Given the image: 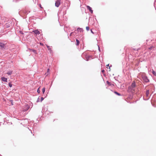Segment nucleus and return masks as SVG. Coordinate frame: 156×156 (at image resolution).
<instances>
[{"mask_svg":"<svg viewBox=\"0 0 156 156\" xmlns=\"http://www.w3.org/2000/svg\"><path fill=\"white\" fill-rule=\"evenodd\" d=\"M136 87V85L135 81H133L131 84L128 87L127 91L128 92L132 93H134Z\"/></svg>","mask_w":156,"mask_h":156,"instance_id":"nucleus-1","label":"nucleus"},{"mask_svg":"<svg viewBox=\"0 0 156 156\" xmlns=\"http://www.w3.org/2000/svg\"><path fill=\"white\" fill-rule=\"evenodd\" d=\"M142 78L143 80L146 82H149V80L147 78V77L145 75H143Z\"/></svg>","mask_w":156,"mask_h":156,"instance_id":"nucleus-2","label":"nucleus"},{"mask_svg":"<svg viewBox=\"0 0 156 156\" xmlns=\"http://www.w3.org/2000/svg\"><path fill=\"white\" fill-rule=\"evenodd\" d=\"M60 4V0H57L55 3V6L57 7H58Z\"/></svg>","mask_w":156,"mask_h":156,"instance_id":"nucleus-3","label":"nucleus"},{"mask_svg":"<svg viewBox=\"0 0 156 156\" xmlns=\"http://www.w3.org/2000/svg\"><path fill=\"white\" fill-rule=\"evenodd\" d=\"M34 32L35 34L36 35H38L40 34V32L39 31H38L37 30H35L33 31H32Z\"/></svg>","mask_w":156,"mask_h":156,"instance_id":"nucleus-4","label":"nucleus"},{"mask_svg":"<svg viewBox=\"0 0 156 156\" xmlns=\"http://www.w3.org/2000/svg\"><path fill=\"white\" fill-rule=\"evenodd\" d=\"M1 80L2 81H3L4 82H7V78L5 77H1Z\"/></svg>","mask_w":156,"mask_h":156,"instance_id":"nucleus-5","label":"nucleus"},{"mask_svg":"<svg viewBox=\"0 0 156 156\" xmlns=\"http://www.w3.org/2000/svg\"><path fill=\"white\" fill-rule=\"evenodd\" d=\"M87 8L91 12V13H93V11L92 10L91 7H90L88 5L87 6Z\"/></svg>","mask_w":156,"mask_h":156,"instance_id":"nucleus-6","label":"nucleus"},{"mask_svg":"<svg viewBox=\"0 0 156 156\" xmlns=\"http://www.w3.org/2000/svg\"><path fill=\"white\" fill-rule=\"evenodd\" d=\"M29 50H30V51H32L35 54H37V51H36V50H35L31 49H29Z\"/></svg>","mask_w":156,"mask_h":156,"instance_id":"nucleus-7","label":"nucleus"},{"mask_svg":"<svg viewBox=\"0 0 156 156\" xmlns=\"http://www.w3.org/2000/svg\"><path fill=\"white\" fill-rule=\"evenodd\" d=\"M76 45H77V46L79 45V44H80L79 41L77 39H76Z\"/></svg>","mask_w":156,"mask_h":156,"instance_id":"nucleus-8","label":"nucleus"},{"mask_svg":"<svg viewBox=\"0 0 156 156\" xmlns=\"http://www.w3.org/2000/svg\"><path fill=\"white\" fill-rule=\"evenodd\" d=\"M46 46L48 50L50 51H51V48L48 45H46Z\"/></svg>","mask_w":156,"mask_h":156,"instance_id":"nucleus-9","label":"nucleus"},{"mask_svg":"<svg viewBox=\"0 0 156 156\" xmlns=\"http://www.w3.org/2000/svg\"><path fill=\"white\" fill-rule=\"evenodd\" d=\"M12 71H10L9 72H8L7 73V74H8L9 75H11L12 74Z\"/></svg>","mask_w":156,"mask_h":156,"instance_id":"nucleus-10","label":"nucleus"},{"mask_svg":"<svg viewBox=\"0 0 156 156\" xmlns=\"http://www.w3.org/2000/svg\"><path fill=\"white\" fill-rule=\"evenodd\" d=\"M77 30L78 31H80V32H81L82 31H83V30L82 28H78L77 29Z\"/></svg>","mask_w":156,"mask_h":156,"instance_id":"nucleus-11","label":"nucleus"},{"mask_svg":"<svg viewBox=\"0 0 156 156\" xmlns=\"http://www.w3.org/2000/svg\"><path fill=\"white\" fill-rule=\"evenodd\" d=\"M0 47L2 48H4L5 44L2 43H0Z\"/></svg>","mask_w":156,"mask_h":156,"instance_id":"nucleus-12","label":"nucleus"},{"mask_svg":"<svg viewBox=\"0 0 156 156\" xmlns=\"http://www.w3.org/2000/svg\"><path fill=\"white\" fill-rule=\"evenodd\" d=\"M152 73L153 75L156 76V72L155 71L153 70Z\"/></svg>","mask_w":156,"mask_h":156,"instance_id":"nucleus-13","label":"nucleus"},{"mask_svg":"<svg viewBox=\"0 0 156 156\" xmlns=\"http://www.w3.org/2000/svg\"><path fill=\"white\" fill-rule=\"evenodd\" d=\"M149 94V90H147L146 91V94L147 96Z\"/></svg>","mask_w":156,"mask_h":156,"instance_id":"nucleus-14","label":"nucleus"},{"mask_svg":"<svg viewBox=\"0 0 156 156\" xmlns=\"http://www.w3.org/2000/svg\"><path fill=\"white\" fill-rule=\"evenodd\" d=\"M42 91L43 94H44L45 91V88L44 87L43 88Z\"/></svg>","mask_w":156,"mask_h":156,"instance_id":"nucleus-15","label":"nucleus"},{"mask_svg":"<svg viewBox=\"0 0 156 156\" xmlns=\"http://www.w3.org/2000/svg\"><path fill=\"white\" fill-rule=\"evenodd\" d=\"M106 83L108 84V85H109V86H111L112 85V84H111L109 82H108V81H106Z\"/></svg>","mask_w":156,"mask_h":156,"instance_id":"nucleus-16","label":"nucleus"},{"mask_svg":"<svg viewBox=\"0 0 156 156\" xmlns=\"http://www.w3.org/2000/svg\"><path fill=\"white\" fill-rule=\"evenodd\" d=\"M115 93L118 95L120 96L121 95L119 93H118L116 91L115 92Z\"/></svg>","mask_w":156,"mask_h":156,"instance_id":"nucleus-17","label":"nucleus"},{"mask_svg":"<svg viewBox=\"0 0 156 156\" xmlns=\"http://www.w3.org/2000/svg\"><path fill=\"white\" fill-rule=\"evenodd\" d=\"M86 29L88 31L89 30L90 28L89 27H86Z\"/></svg>","mask_w":156,"mask_h":156,"instance_id":"nucleus-18","label":"nucleus"},{"mask_svg":"<svg viewBox=\"0 0 156 156\" xmlns=\"http://www.w3.org/2000/svg\"><path fill=\"white\" fill-rule=\"evenodd\" d=\"M9 86L10 87H12V84L10 82L9 83Z\"/></svg>","mask_w":156,"mask_h":156,"instance_id":"nucleus-19","label":"nucleus"},{"mask_svg":"<svg viewBox=\"0 0 156 156\" xmlns=\"http://www.w3.org/2000/svg\"><path fill=\"white\" fill-rule=\"evenodd\" d=\"M49 69H48V70H47L48 74H47V75H48L49 74Z\"/></svg>","mask_w":156,"mask_h":156,"instance_id":"nucleus-20","label":"nucleus"},{"mask_svg":"<svg viewBox=\"0 0 156 156\" xmlns=\"http://www.w3.org/2000/svg\"><path fill=\"white\" fill-rule=\"evenodd\" d=\"M37 92L38 93H39L40 92V90H39V88H38L37 90Z\"/></svg>","mask_w":156,"mask_h":156,"instance_id":"nucleus-21","label":"nucleus"},{"mask_svg":"<svg viewBox=\"0 0 156 156\" xmlns=\"http://www.w3.org/2000/svg\"><path fill=\"white\" fill-rule=\"evenodd\" d=\"M153 48V47H152V46L150 47V48H149V49L150 50H151V49H152V48Z\"/></svg>","mask_w":156,"mask_h":156,"instance_id":"nucleus-22","label":"nucleus"},{"mask_svg":"<svg viewBox=\"0 0 156 156\" xmlns=\"http://www.w3.org/2000/svg\"><path fill=\"white\" fill-rule=\"evenodd\" d=\"M44 100V98L43 97L41 98V101H42Z\"/></svg>","mask_w":156,"mask_h":156,"instance_id":"nucleus-23","label":"nucleus"},{"mask_svg":"<svg viewBox=\"0 0 156 156\" xmlns=\"http://www.w3.org/2000/svg\"><path fill=\"white\" fill-rule=\"evenodd\" d=\"M40 44L41 45H42V46H43L44 45V44L43 43H40Z\"/></svg>","mask_w":156,"mask_h":156,"instance_id":"nucleus-24","label":"nucleus"},{"mask_svg":"<svg viewBox=\"0 0 156 156\" xmlns=\"http://www.w3.org/2000/svg\"><path fill=\"white\" fill-rule=\"evenodd\" d=\"M39 5H40V7L41 8H42V7H41V5L40 4Z\"/></svg>","mask_w":156,"mask_h":156,"instance_id":"nucleus-25","label":"nucleus"},{"mask_svg":"<svg viewBox=\"0 0 156 156\" xmlns=\"http://www.w3.org/2000/svg\"><path fill=\"white\" fill-rule=\"evenodd\" d=\"M104 72H105V70H102V73H104Z\"/></svg>","mask_w":156,"mask_h":156,"instance_id":"nucleus-26","label":"nucleus"},{"mask_svg":"<svg viewBox=\"0 0 156 156\" xmlns=\"http://www.w3.org/2000/svg\"><path fill=\"white\" fill-rule=\"evenodd\" d=\"M91 30V32L92 33L94 34V33H93V32L92 31V30L91 29V30Z\"/></svg>","mask_w":156,"mask_h":156,"instance_id":"nucleus-27","label":"nucleus"},{"mask_svg":"<svg viewBox=\"0 0 156 156\" xmlns=\"http://www.w3.org/2000/svg\"><path fill=\"white\" fill-rule=\"evenodd\" d=\"M107 66H109V64H108L107 65H106Z\"/></svg>","mask_w":156,"mask_h":156,"instance_id":"nucleus-28","label":"nucleus"},{"mask_svg":"<svg viewBox=\"0 0 156 156\" xmlns=\"http://www.w3.org/2000/svg\"><path fill=\"white\" fill-rule=\"evenodd\" d=\"M12 105H13V104H12Z\"/></svg>","mask_w":156,"mask_h":156,"instance_id":"nucleus-29","label":"nucleus"}]
</instances>
